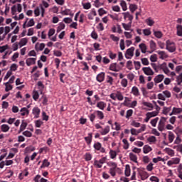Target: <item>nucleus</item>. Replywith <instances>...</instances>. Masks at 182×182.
<instances>
[{
	"label": "nucleus",
	"instance_id": "nucleus-1",
	"mask_svg": "<svg viewBox=\"0 0 182 182\" xmlns=\"http://www.w3.org/2000/svg\"><path fill=\"white\" fill-rule=\"evenodd\" d=\"M166 49L168 50V52H170L171 53H173V52H176V43L170 40L166 41Z\"/></svg>",
	"mask_w": 182,
	"mask_h": 182
},
{
	"label": "nucleus",
	"instance_id": "nucleus-2",
	"mask_svg": "<svg viewBox=\"0 0 182 182\" xmlns=\"http://www.w3.org/2000/svg\"><path fill=\"white\" fill-rule=\"evenodd\" d=\"M163 94L161 93H159L158 95V99H159V100H166V97L167 98H170L171 97V92H170V91L168 90H165V91H163L162 92Z\"/></svg>",
	"mask_w": 182,
	"mask_h": 182
},
{
	"label": "nucleus",
	"instance_id": "nucleus-3",
	"mask_svg": "<svg viewBox=\"0 0 182 182\" xmlns=\"http://www.w3.org/2000/svg\"><path fill=\"white\" fill-rule=\"evenodd\" d=\"M166 122H167V118L162 117L158 124V130H159V132H163V130H164Z\"/></svg>",
	"mask_w": 182,
	"mask_h": 182
},
{
	"label": "nucleus",
	"instance_id": "nucleus-4",
	"mask_svg": "<svg viewBox=\"0 0 182 182\" xmlns=\"http://www.w3.org/2000/svg\"><path fill=\"white\" fill-rule=\"evenodd\" d=\"M134 53V47H131L130 48H128L125 53L126 59H132V58H133Z\"/></svg>",
	"mask_w": 182,
	"mask_h": 182
},
{
	"label": "nucleus",
	"instance_id": "nucleus-5",
	"mask_svg": "<svg viewBox=\"0 0 182 182\" xmlns=\"http://www.w3.org/2000/svg\"><path fill=\"white\" fill-rule=\"evenodd\" d=\"M93 147L97 151H100V153H106V149H105L104 147H102V144H100V142L95 143Z\"/></svg>",
	"mask_w": 182,
	"mask_h": 182
},
{
	"label": "nucleus",
	"instance_id": "nucleus-6",
	"mask_svg": "<svg viewBox=\"0 0 182 182\" xmlns=\"http://www.w3.org/2000/svg\"><path fill=\"white\" fill-rule=\"evenodd\" d=\"M142 71L146 76H153V75H154V71H153L150 67H144Z\"/></svg>",
	"mask_w": 182,
	"mask_h": 182
},
{
	"label": "nucleus",
	"instance_id": "nucleus-7",
	"mask_svg": "<svg viewBox=\"0 0 182 182\" xmlns=\"http://www.w3.org/2000/svg\"><path fill=\"white\" fill-rule=\"evenodd\" d=\"M137 171L141 176V180H147L149 178V173L144 171H140V168H137Z\"/></svg>",
	"mask_w": 182,
	"mask_h": 182
},
{
	"label": "nucleus",
	"instance_id": "nucleus-8",
	"mask_svg": "<svg viewBox=\"0 0 182 182\" xmlns=\"http://www.w3.org/2000/svg\"><path fill=\"white\" fill-rule=\"evenodd\" d=\"M33 114L36 119H39V114H41V109L38 107H34L32 111Z\"/></svg>",
	"mask_w": 182,
	"mask_h": 182
},
{
	"label": "nucleus",
	"instance_id": "nucleus-9",
	"mask_svg": "<svg viewBox=\"0 0 182 182\" xmlns=\"http://www.w3.org/2000/svg\"><path fill=\"white\" fill-rule=\"evenodd\" d=\"M164 79V75L162 74H159L154 77V82L155 83H161V82H163Z\"/></svg>",
	"mask_w": 182,
	"mask_h": 182
},
{
	"label": "nucleus",
	"instance_id": "nucleus-10",
	"mask_svg": "<svg viewBox=\"0 0 182 182\" xmlns=\"http://www.w3.org/2000/svg\"><path fill=\"white\" fill-rule=\"evenodd\" d=\"M27 66H31V65H35L36 63V58H29L26 60Z\"/></svg>",
	"mask_w": 182,
	"mask_h": 182
},
{
	"label": "nucleus",
	"instance_id": "nucleus-11",
	"mask_svg": "<svg viewBox=\"0 0 182 182\" xmlns=\"http://www.w3.org/2000/svg\"><path fill=\"white\" fill-rule=\"evenodd\" d=\"M105 73L102 72L97 75L96 80L100 83H102V82L105 80Z\"/></svg>",
	"mask_w": 182,
	"mask_h": 182
},
{
	"label": "nucleus",
	"instance_id": "nucleus-12",
	"mask_svg": "<svg viewBox=\"0 0 182 182\" xmlns=\"http://www.w3.org/2000/svg\"><path fill=\"white\" fill-rule=\"evenodd\" d=\"M150 43V49L151 50L149 51V53H153L154 50H156V48H157V45L156 44V42L154 41L151 40L149 42Z\"/></svg>",
	"mask_w": 182,
	"mask_h": 182
},
{
	"label": "nucleus",
	"instance_id": "nucleus-13",
	"mask_svg": "<svg viewBox=\"0 0 182 182\" xmlns=\"http://www.w3.org/2000/svg\"><path fill=\"white\" fill-rule=\"evenodd\" d=\"M108 166L109 167H111V168H117V170L119 171V174H121L122 170L120 168L117 167V164H116V162H109Z\"/></svg>",
	"mask_w": 182,
	"mask_h": 182
},
{
	"label": "nucleus",
	"instance_id": "nucleus-14",
	"mask_svg": "<svg viewBox=\"0 0 182 182\" xmlns=\"http://www.w3.org/2000/svg\"><path fill=\"white\" fill-rule=\"evenodd\" d=\"M122 15H124V19H127L129 21V22H132L133 21V15H131L129 12L122 13Z\"/></svg>",
	"mask_w": 182,
	"mask_h": 182
},
{
	"label": "nucleus",
	"instance_id": "nucleus-15",
	"mask_svg": "<svg viewBox=\"0 0 182 182\" xmlns=\"http://www.w3.org/2000/svg\"><path fill=\"white\" fill-rule=\"evenodd\" d=\"M93 136L92 133H89L87 136H85L84 139L87 144V146H90L92 144V139Z\"/></svg>",
	"mask_w": 182,
	"mask_h": 182
},
{
	"label": "nucleus",
	"instance_id": "nucleus-16",
	"mask_svg": "<svg viewBox=\"0 0 182 182\" xmlns=\"http://www.w3.org/2000/svg\"><path fill=\"white\" fill-rule=\"evenodd\" d=\"M35 49L38 52V50H42L43 49H45V43H37L35 46Z\"/></svg>",
	"mask_w": 182,
	"mask_h": 182
},
{
	"label": "nucleus",
	"instance_id": "nucleus-17",
	"mask_svg": "<svg viewBox=\"0 0 182 182\" xmlns=\"http://www.w3.org/2000/svg\"><path fill=\"white\" fill-rule=\"evenodd\" d=\"M106 106H107V105L102 101L98 102L97 103V107H98V109H100V110H105Z\"/></svg>",
	"mask_w": 182,
	"mask_h": 182
},
{
	"label": "nucleus",
	"instance_id": "nucleus-18",
	"mask_svg": "<svg viewBox=\"0 0 182 182\" xmlns=\"http://www.w3.org/2000/svg\"><path fill=\"white\" fill-rule=\"evenodd\" d=\"M110 132V127L109 126H106L105 129H103L102 131L100 132V134L102 136H106V134H109Z\"/></svg>",
	"mask_w": 182,
	"mask_h": 182
},
{
	"label": "nucleus",
	"instance_id": "nucleus-19",
	"mask_svg": "<svg viewBox=\"0 0 182 182\" xmlns=\"http://www.w3.org/2000/svg\"><path fill=\"white\" fill-rule=\"evenodd\" d=\"M95 114H96L100 120H103L105 119V114L102 111H95Z\"/></svg>",
	"mask_w": 182,
	"mask_h": 182
},
{
	"label": "nucleus",
	"instance_id": "nucleus-20",
	"mask_svg": "<svg viewBox=\"0 0 182 182\" xmlns=\"http://www.w3.org/2000/svg\"><path fill=\"white\" fill-rule=\"evenodd\" d=\"M156 53L159 55V59H166V58H168V55L164 51L158 50Z\"/></svg>",
	"mask_w": 182,
	"mask_h": 182
},
{
	"label": "nucleus",
	"instance_id": "nucleus-21",
	"mask_svg": "<svg viewBox=\"0 0 182 182\" xmlns=\"http://www.w3.org/2000/svg\"><path fill=\"white\" fill-rule=\"evenodd\" d=\"M132 93L134 96H140V91H139V88L136 86L132 88Z\"/></svg>",
	"mask_w": 182,
	"mask_h": 182
},
{
	"label": "nucleus",
	"instance_id": "nucleus-22",
	"mask_svg": "<svg viewBox=\"0 0 182 182\" xmlns=\"http://www.w3.org/2000/svg\"><path fill=\"white\" fill-rule=\"evenodd\" d=\"M9 129H11L10 127H9L8 124H4L1 126V130L3 132V133H6L9 132Z\"/></svg>",
	"mask_w": 182,
	"mask_h": 182
},
{
	"label": "nucleus",
	"instance_id": "nucleus-23",
	"mask_svg": "<svg viewBox=\"0 0 182 182\" xmlns=\"http://www.w3.org/2000/svg\"><path fill=\"white\" fill-rule=\"evenodd\" d=\"M122 25L125 31H131L130 29L132 28V21H129L127 24L122 23Z\"/></svg>",
	"mask_w": 182,
	"mask_h": 182
},
{
	"label": "nucleus",
	"instance_id": "nucleus-24",
	"mask_svg": "<svg viewBox=\"0 0 182 182\" xmlns=\"http://www.w3.org/2000/svg\"><path fill=\"white\" fill-rule=\"evenodd\" d=\"M20 112H21V116H28L29 115V109L26 107H23L21 109Z\"/></svg>",
	"mask_w": 182,
	"mask_h": 182
},
{
	"label": "nucleus",
	"instance_id": "nucleus-25",
	"mask_svg": "<svg viewBox=\"0 0 182 182\" xmlns=\"http://www.w3.org/2000/svg\"><path fill=\"white\" fill-rule=\"evenodd\" d=\"M117 171V173H119V170H117V168H110L109 173V174L112 176V177H116V172Z\"/></svg>",
	"mask_w": 182,
	"mask_h": 182
},
{
	"label": "nucleus",
	"instance_id": "nucleus-26",
	"mask_svg": "<svg viewBox=\"0 0 182 182\" xmlns=\"http://www.w3.org/2000/svg\"><path fill=\"white\" fill-rule=\"evenodd\" d=\"M139 48L141 49V52H142V53H146V52H147V46H146L144 43H141L139 44Z\"/></svg>",
	"mask_w": 182,
	"mask_h": 182
},
{
	"label": "nucleus",
	"instance_id": "nucleus-27",
	"mask_svg": "<svg viewBox=\"0 0 182 182\" xmlns=\"http://www.w3.org/2000/svg\"><path fill=\"white\" fill-rule=\"evenodd\" d=\"M27 126H28V123L23 122V120L22 123L20 126V129L18 131V133H21V132H23V130H25V129H26Z\"/></svg>",
	"mask_w": 182,
	"mask_h": 182
},
{
	"label": "nucleus",
	"instance_id": "nucleus-28",
	"mask_svg": "<svg viewBox=\"0 0 182 182\" xmlns=\"http://www.w3.org/2000/svg\"><path fill=\"white\" fill-rule=\"evenodd\" d=\"M117 63H112L109 66V70H112V72H119V70L117 68Z\"/></svg>",
	"mask_w": 182,
	"mask_h": 182
},
{
	"label": "nucleus",
	"instance_id": "nucleus-29",
	"mask_svg": "<svg viewBox=\"0 0 182 182\" xmlns=\"http://www.w3.org/2000/svg\"><path fill=\"white\" fill-rule=\"evenodd\" d=\"M152 149L149 145H145L143 148V151L144 154H147V153H150Z\"/></svg>",
	"mask_w": 182,
	"mask_h": 182
},
{
	"label": "nucleus",
	"instance_id": "nucleus-30",
	"mask_svg": "<svg viewBox=\"0 0 182 182\" xmlns=\"http://www.w3.org/2000/svg\"><path fill=\"white\" fill-rule=\"evenodd\" d=\"M26 43H28V38H24L21 39L18 45H20V48H22V46H25Z\"/></svg>",
	"mask_w": 182,
	"mask_h": 182
},
{
	"label": "nucleus",
	"instance_id": "nucleus-31",
	"mask_svg": "<svg viewBox=\"0 0 182 182\" xmlns=\"http://www.w3.org/2000/svg\"><path fill=\"white\" fill-rule=\"evenodd\" d=\"M129 158L132 161H134V163H137V156H136V154L130 153Z\"/></svg>",
	"mask_w": 182,
	"mask_h": 182
},
{
	"label": "nucleus",
	"instance_id": "nucleus-32",
	"mask_svg": "<svg viewBox=\"0 0 182 182\" xmlns=\"http://www.w3.org/2000/svg\"><path fill=\"white\" fill-rule=\"evenodd\" d=\"M145 22L148 26H153L154 25V21L151 18H146Z\"/></svg>",
	"mask_w": 182,
	"mask_h": 182
},
{
	"label": "nucleus",
	"instance_id": "nucleus-33",
	"mask_svg": "<svg viewBox=\"0 0 182 182\" xmlns=\"http://www.w3.org/2000/svg\"><path fill=\"white\" fill-rule=\"evenodd\" d=\"M154 35L156 38H158V39L163 38V33H161V31H156L154 30Z\"/></svg>",
	"mask_w": 182,
	"mask_h": 182
},
{
	"label": "nucleus",
	"instance_id": "nucleus-34",
	"mask_svg": "<svg viewBox=\"0 0 182 182\" xmlns=\"http://www.w3.org/2000/svg\"><path fill=\"white\" fill-rule=\"evenodd\" d=\"M176 29H177L176 34L178 35V36H182V26L181 25H177Z\"/></svg>",
	"mask_w": 182,
	"mask_h": 182
},
{
	"label": "nucleus",
	"instance_id": "nucleus-35",
	"mask_svg": "<svg viewBox=\"0 0 182 182\" xmlns=\"http://www.w3.org/2000/svg\"><path fill=\"white\" fill-rule=\"evenodd\" d=\"M166 151L168 156H171V157L174 156V150H173L170 148H166Z\"/></svg>",
	"mask_w": 182,
	"mask_h": 182
},
{
	"label": "nucleus",
	"instance_id": "nucleus-36",
	"mask_svg": "<svg viewBox=\"0 0 182 182\" xmlns=\"http://www.w3.org/2000/svg\"><path fill=\"white\" fill-rule=\"evenodd\" d=\"M122 143H124V150H127L130 146V144H129V141H127V139H124L122 140Z\"/></svg>",
	"mask_w": 182,
	"mask_h": 182
},
{
	"label": "nucleus",
	"instance_id": "nucleus-37",
	"mask_svg": "<svg viewBox=\"0 0 182 182\" xmlns=\"http://www.w3.org/2000/svg\"><path fill=\"white\" fill-rule=\"evenodd\" d=\"M125 176L126 177H130V166L127 165L125 168Z\"/></svg>",
	"mask_w": 182,
	"mask_h": 182
},
{
	"label": "nucleus",
	"instance_id": "nucleus-38",
	"mask_svg": "<svg viewBox=\"0 0 182 182\" xmlns=\"http://www.w3.org/2000/svg\"><path fill=\"white\" fill-rule=\"evenodd\" d=\"M65 26H66L63 22L60 23L58 27L57 28V32H60V31L65 29Z\"/></svg>",
	"mask_w": 182,
	"mask_h": 182
},
{
	"label": "nucleus",
	"instance_id": "nucleus-39",
	"mask_svg": "<svg viewBox=\"0 0 182 182\" xmlns=\"http://www.w3.org/2000/svg\"><path fill=\"white\" fill-rule=\"evenodd\" d=\"M174 140V134L171 132H168V141L169 143H173Z\"/></svg>",
	"mask_w": 182,
	"mask_h": 182
},
{
	"label": "nucleus",
	"instance_id": "nucleus-40",
	"mask_svg": "<svg viewBox=\"0 0 182 182\" xmlns=\"http://www.w3.org/2000/svg\"><path fill=\"white\" fill-rule=\"evenodd\" d=\"M33 99L36 102L39 99V92L38 91L33 92Z\"/></svg>",
	"mask_w": 182,
	"mask_h": 182
},
{
	"label": "nucleus",
	"instance_id": "nucleus-41",
	"mask_svg": "<svg viewBox=\"0 0 182 182\" xmlns=\"http://www.w3.org/2000/svg\"><path fill=\"white\" fill-rule=\"evenodd\" d=\"M146 114L151 119V117H156V116L159 114V112L154 111L151 112H147Z\"/></svg>",
	"mask_w": 182,
	"mask_h": 182
},
{
	"label": "nucleus",
	"instance_id": "nucleus-42",
	"mask_svg": "<svg viewBox=\"0 0 182 182\" xmlns=\"http://www.w3.org/2000/svg\"><path fill=\"white\" fill-rule=\"evenodd\" d=\"M159 122V117L154 118V119L151 120V124L153 127H156L157 126V122Z\"/></svg>",
	"mask_w": 182,
	"mask_h": 182
},
{
	"label": "nucleus",
	"instance_id": "nucleus-43",
	"mask_svg": "<svg viewBox=\"0 0 182 182\" xmlns=\"http://www.w3.org/2000/svg\"><path fill=\"white\" fill-rule=\"evenodd\" d=\"M141 60L144 66H149V59H147L146 58H141Z\"/></svg>",
	"mask_w": 182,
	"mask_h": 182
},
{
	"label": "nucleus",
	"instance_id": "nucleus-44",
	"mask_svg": "<svg viewBox=\"0 0 182 182\" xmlns=\"http://www.w3.org/2000/svg\"><path fill=\"white\" fill-rule=\"evenodd\" d=\"M82 6L84 9H90L92 8V4L90 2L82 3Z\"/></svg>",
	"mask_w": 182,
	"mask_h": 182
},
{
	"label": "nucleus",
	"instance_id": "nucleus-45",
	"mask_svg": "<svg viewBox=\"0 0 182 182\" xmlns=\"http://www.w3.org/2000/svg\"><path fill=\"white\" fill-rule=\"evenodd\" d=\"M156 136H149L148 139H147V141L149 142V143H156Z\"/></svg>",
	"mask_w": 182,
	"mask_h": 182
},
{
	"label": "nucleus",
	"instance_id": "nucleus-46",
	"mask_svg": "<svg viewBox=\"0 0 182 182\" xmlns=\"http://www.w3.org/2000/svg\"><path fill=\"white\" fill-rule=\"evenodd\" d=\"M98 14H99L100 16H103V15H105L106 14H107V11H105V9H103V8H100L98 10Z\"/></svg>",
	"mask_w": 182,
	"mask_h": 182
},
{
	"label": "nucleus",
	"instance_id": "nucleus-47",
	"mask_svg": "<svg viewBox=\"0 0 182 182\" xmlns=\"http://www.w3.org/2000/svg\"><path fill=\"white\" fill-rule=\"evenodd\" d=\"M170 110H171V107H164L163 109V114L167 116Z\"/></svg>",
	"mask_w": 182,
	"mask_h": 182
},
{
	"label": "nucleus",
	"instance_id": "nucleus-48",
	"mask_svg": "<svg viewBox=\"0 0 182 182\" xmlns=\"http://www.w3.org/2000/svg\"><path fill=\"white\" fill-rule=\"evenodd\" d=\"M110 39H112L114 42H119V41H120V38L115 36L114 34L110 35Z\"/></svg>",
	"mask_w": 182,
	"mask_h": 182
},
{
	"label": "nucleus",
	"instance_id": "nucleus-49",
	"mask_svg": "<svg viewBox=\"0 0 182 182\" xmlns=\"http://www.w3.org/2000/svg\"><path fill=\"white\" fill-rule=\"evenodd\" d=\"M143 32L145 36H149V35H151V31H150V28H145L143 30Z\"/></svg>",
	"mask_w": 182,
	"mask_h": 182
},
{
	"label": "nucleus",
	"instance_id": "nucleus-50",
	"mask_svg": "<svg viewBox=\"0 0 182 182\" xmlns=\"http://www.w3.org/2000/svg\"><path fill=\"white\" fill-rule=\"evenodd\" d=\"M42 124H43V122L42 120L38 119V120L35 121L36 127H41V126H42Z\"/></svg>",
	"mask_w": 182,
	"mask_h": 182
},
{
	"label": "nucleus",
	"instance_id": "nucleus-51",
	"mask_svg": "<svg viewBox=\"0 0 182 182\" xmlns=\"http://www.w3.org/2000/svg\"><path fill=\"white\" fill-rule=\"evenodd\" d=\"M120 5L123 11H127V4H126V1H122Z\"/></svg>",
	"mask_w": 182,
	"mask_h": 182
},
{
	"label": "nucleus",
	"instance_id": "nucleus-52",
	"mask_svg": "<svg viewBox=\"0 0 182 182\" xmlns=\"http://www.w3.org/2000/svg\"><path fill=\"white\" fill-rule=\"evenodd\" d=\"M123 105H124V106L130 107V100L127 97H125V100H124Z\"/></svg>",
	"mask_w": 182,
	"mask_h": 182
},
{
	"label": "nucleus",
	"instance_id": "nucleus-53",
	"mask_svg": "<svg viewBox=\"0 0 182 182\" xmlns=\"http://www.w3.org/2000/svg\"><path fill=\"white\" fill-rule=\"evenodd\" d=\"M129 9L131 12L133 14L136 11V9H137V6L136 4H130Z\"/></svg>",
	"mask_w": 182,
	"mask_h": 182
},
{
	"label": "nucleus",
	"instance_id": "nucleus-54",
	"mask_svg": "<svg viewBox=\"0 0 182 182\" xmlns=\"http://www.w3.org/2000/svg\"><path fill=\"white\" fill-rule=\"evenodd\" d=\"M117 99L120 102H122V100L124 99L123 95L119 91L117 92Z\"/></svg>",
	"mask_w": 182,
	"mask_h": 182
},
{
	"label": "nucleus",
	"instance_id": "nucleus-55",
	"mask_svg": "<svg viewBox=\"0 0 182 182\" xmlns=\"http://www.w3.org/2000/svg\"><path fill=\"white\" fill-rule=\"evenodd\" d=\"M127 83H128V81H127V79L126 78H123L121 81L122 87H127Z\"/></svg>",
	"mask_w": 182,
	"mask_h": 182
},
{
	"label": "nucleus",
	"instance_id": "nucleus-56",
	"mask_svg": "<svg viewBox=\"0 0 182 182\" xmlns=\"http://www.w3.org/2000/svg\"><path fill=\"white\" fill-rule=\"evenodd\" d=\"M62 55H63V53H62V51H60V50H55L53 51V55H54V56H57V57H58V58H60V56H62Z\"/></svg>",
	"mask_w": 182,
	"mask_h": 182
},
{
	"label": "nucleus",
	"instance_id": "nucleus-57",
	"mask_svg": "<svg viewBox=\"0 0 182 182\" xmlns=\"http://www.w3.org/2000/svg\"><path fill=\"white\" fill-rule=\"evenodd\" d=\"M172 110H173V113H175V114L182 112L181 108L173 107Z\"/></svg>",
	"mask_w": 182,
	"mask_h": 182
},
{
	"label": "nucleus",
	"instance_id": "nucleus-58",
	"mask_svg": "<svg viewBox=\"0 0 182 182\" xmlns=\"http://www.w3.org/2000/svg\"><path fill=\"white\" fill-rule=\"evenodd\" d=\"M9 46L8 45L0 46V53H4L6 49H9Z\"/></svg>",
	"mask_w": 182,
	"mask_h": 182
},
{
	"label": "nucleus",
	"instance_id": "nucleus-59",
	"mask_svg": "<svg viewBox=\"0 0 182 182\" xmlns=\"http://www.w3.org/2000/svg\"><path fill=\"white\" fill-rule=\"evenodd\" d=\"M85 159L86 161H90V160H92V155L90 154V153L85 154Z\"/></svg>",
	"mask_w": 182,
	"mask_h": 182
},
{
	"label": "nucleus",
	"instance_id": "nucleus-60",
	"mask_svg": "<svg viewBox=\"0 0 182 182\" xmlns=\"http://www.w3.org/2000/svg\"><path fill=\"white\" fill-rule=\"evenodd\" d=\"M119 46H120L121 50H124V49H126V47L124 46V40L123 39L120 40Z\"/></svg>",
	"mask_w": 182,
	"mask_h": 182
},
{
	"label": "nucleus",
	"instance_id": "nucleus-61",
	"mask_svg": "<svg viewBox=\"0 0 182 182\" xmlns=\"http://www.w3.org/2000/svg\"><path fill=\"white\" fill-rule=\"evenodd\" d=\"M23 136H25L26 137H32V132L29 131L23 132Z\"/></svg>",
	"mask_w": 182,
	"mask_h": 182
},
{
	"label": "nucleus",
	"instance_id": "nucleus-62",
	"mask_svg": "<svg viewBox=\"0 0 182 182\" xmlns=\"http://www.w3.org/2000/svg\"><path fill=\"white\" fill-rule=\"evenodd\" d=\"M109 155L111 159H116V156H117V154L115 151L111 150L109 151Z\"/></svg>",
	"mask_w": 182,
	"mask_h": 182
},
{
	"label": "nucleus",
	"instance_id": "nucleus-63",
	"mask_svg": "<svg viewBox=\"0 0 182 182\" xmlns=\"http://www.w3.org/2000/svg\"><path fill=\"white\" fill-rule=\"evenodd\" d=\"M60 14H61V15L68 16V15H69V14H70V9H66L65 10L62 11L60 12Z\"/></svg>",
	"mask_w": 182,
	"mask_h": 182
},
{
	"label": "nucleus",
	"instance_id": "nucleus-64",
	"mask_svg": "<svg viewBox=\"0 0 182 182\" xmlns=\"http://www.w3.org/2000/svg\"><path fill=\"white\" fill-rule=\"evenodd\" d=\"M151 62H157V55L154 54L150 56Z\"/></svg>",
	"mask_w": 182,
	"mask_h": 182
}]
</instances>
